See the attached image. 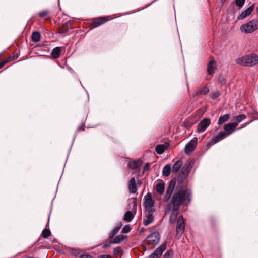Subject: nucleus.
<instances>
[{"mask_svg":"<svg viewBox=\"0 0 258 258\" xmlns=\"http://www.w3.org/2000/svg\"><path fill=\"white\" fill-rule=\"evenodd\" d=\"M48 222H49V221L48 222ZM48 223L47 224V226H46V227H47V226H48Z\"/></svg>","mask_w":258,"mask_h":258,"instance_id":"6e6d98bb","label":"nucleus"},{"mask_svg":"<svg viewBox=\"0 0 258 258\" xmlns=\"http://www.w3.org/2000/svg\"><path fill=\"white\" fill-rule=\"evenodd\" d=\"M210 124L211 119L210 118H205L203 119L197 125L196 132L199 133L205 131Z\"/></svg>","mask_w":258,"mask_h":258,"instance_id":"9d476101","label":"nucleus"},{"mask_svg":"<svg viewBox=\"0 0 258 258\" xmlns=\"http://www.w3.org/2000/svg\"><path fill=\"white\" fill-rule=\"evenodd\" d=\"M237 64L242 66L252 67L258 63V55L251 53L236 59Z\"/></svg>","mask_w":258,"mask_h":258,"instance_id":"f03ea898","label":"nucleus"},{"mask_svg":"<svg viewBox=\"0 0 258 258\" xmlns=\"http://www.w3.org/2000/svg\"><path fill=\"white\" fill-rule=\"evenodd\" d=\"M128 191L131 194H135L137 191V184L135 178H131L128 184Z\"/></svg>","mask_w":258,"mask_h":258,"instance_id":"6ab92c4d","label":"nucleus"},{"mask_svg":"<svg viewBox=\"0 0 258 258\" xmlns=\"http://www.w3.org/2000/svg\"><path fill=\"white\" fill-rule=\"evenodd\" d=\"M111 243H112V242H109V243H105L103 246V247L104 248H107L108 247L110 246V244Z\"/></svg>","mask_w":258,"mask_h":258,"instance_id":"49530a36","label":"nucleus"},{"mask_svg":"<svg viewBox=\"0 0 258 258\" xmlns=\"http://www.w3.org/2000/svg\"><path fill=\"white\" fill-rule=\"evenodd\" d=\"M61 53V47H56L52 49L51 55L53 59H57L59 57Z\"/></svg>","mask_w":258,"mask_h":258,"instance_id":"4be33fe9","label":"nucleus"},{"mask_svg":"<svg viewBox=\"0 0 258 258\" xmlns=\"http://www.w3.org/2000/svg\"><path fill=\"white\" fill-rule=\"evenodd\" d=\"M237 126V123L230 122L224 125L223 128L225 131V133L227 135V137L233 133L235 128Z\"/></svg>","mask_w":258,"mask_h":258,"instance_id":"2eb2a0df","label":"nucleus"},{"mask_svg":"<svg viewBox=\"0 0 258 258\" xmlns=\"http://www.w3.org/2000/svg\"><path fill=\"white\" fill-rule=\"evenodd\" d=\"M155 210L145 211V218L144 219L143 224L145 226L150 225L154 220V216L153 215Z\"/></svg>","mask_w":258,"mask_h":258,"instance_id":"4468645a","label":"nucleus"},{"mask_svg":"<svg viewBox=\"0 0 258 258\" xmlns=\"http://www.w3.org/2000/svg\"><path fill=\"white\" fill-rule=\"evenodd\" d=\"M28 258H34V257H29Z\"/></svg>","mask_w":258,"mask_h":258,"instance_id":"13d9d810","label":"nucleus"},{"mask_svg":"<svg viewBox=\"0 0 258 258\" xmlns=\"http://www.w3.org/2000/svg\"><path fill=\"white\" fill-rule=\"evenodd\" d=\"M71 21L69 20L63 24L61 27L58 28V33L59 34H64L69 31V24L71 23Z\"/></svg>","mask_w":258,"mask_h":258,"instance_id":"b1692460","label":"nucleus"},{"mask_svg":"<svg viewBox=\"0 0 258 258\" xmlns=\"http://www.w3.org/2000/svg\"><path fill=\"white\" fill-rule=\"evenodd\" d=\"M182 218L181 216V220L179 219L177 223L176 236L178 238L180 237L185 229V223Z\"/></svg>","mask_w":258,"mask_h":258,"instance_id":"ddd939ff","label":"nucleus"},{"mask_svg":"<svg viewBox=\"0 0 258 258\" xmlns=\"http://www.w3.org/2000/svg\"><path fill=\"white\" fill-rule=\"evenodd\" d=\"M171 172H172V168L170 164H166L163 169L162 175L165 177H168Z\"/></svg>","mask_w":258,"mask_h":258,"instance_id":"393cba45","label":"nucleus"},{"mask_svg":"<svg viewBox=\"0 0 258 258\" xmlns=\"http://www.w3.org/2000/svg\"><path fill=\"white\" fill-rule=\"evenodd\" d=\"M122 226V223L121 222H118L114 228L111 231L109 235V238H112L119 231V229Z\"/></svg>","mask_w":258,"mask_h":258,"instance_id":"5701e85b","label":"nucleus"},{"mask_svg":"<svg viewBox=\"0 0 258 258\" xmlns=\"http://www.w3.org/2000/svg\"><path fill=\"white\" fill-rule=\"evenodd\" d=\"M218 82L221 83L222 85L226 84V79L225 77L222 74H220L218 77Z\"/></svg>","mask_w":258,"mask_h":258,"instance_id":"c9c22d12","label":"nucleus"},{"mask_svg":"<svg viewBox=\"0 0 258 258\" xmlns=\"http://www.w3.org/2000/svg\"><path fill=\"white\" fill-rule=\"evenodd\" d=\"M126 236L123 235H119L112 239V243H119L122 241Z\"/></svg>","mask_w":258,"mask_h":258,"instance_id":"7c9ffc66","label":"nucleus"},{"mask_svg":"<svg viewBox=\"0 0 258 258\" xmlns=\"http://www.w3.org/2000/svg\"><path fill=\"white\" fill-rule=\"evenodd\" d=\"M184 126L187 129H189L191 127V124L188 121L184 122Z\"/></svg>","mask_w":258,"mask_h":258,"instance_id":"79ce46f5","label":"nucleus"},{"mask_svg":"<svg viewBox=\"0 0 258 258\" xmlns=\"http://www.w3.org/2000/svg\"><path fill=\"white\" fill-rule=\"evenodd\" d=\"M198 143V139L194 138L189 142H188L185 147L184 151L186 154H189L192 152L196 148Z\"/></svg>","mask_w":258,"mask_h":258,"instance_id":"f8f14e48","label":"nucleus"},{"mask_svg":"<svg viewBox=\"0 0 258 258\" xmlns=\"http://www.w3.org/2000/svg\"><path fill=\"white\" fill-rule=\"evenodd\" d=\"M0 64L2 67H3L6 63V62H5V60L2 61L0 62Z\"/></svg>","mask_w":258,"mask_h":258,"instance_id":"8fccbe9b","label":"nucleus"},{"mask_svg":"<svg viewBox=\"0 0 258 258\" xmlns=\"http://www.w3.org/2000/svg\"><path fill=\"white\" fill-rule=\"evenodd\" d=\"M51 235V231L49 229L45 228L43 230L41 235L44 238H47Z\"/></svg>","mask_w":258,"mask_h":258,"instance_id":"72a5a7b5","label":"nucleus"},{"mask_svg":"<svg viewBox=\"0 0 258 258\" xmlns=\"http://www.w3.org/2000/svg\"><path fill=\"white\" fill-rule=\"evenodd\" d=\"M166 241H164L160 246L155 249L154 252L149 255L150 258H160L162 253L166 248Z\"/></svg>","mask_w":258,"mask_h":258,"instance_id":"9b49d317","label":"nucleus"},{"mask_svg":"<svg viewBox=\"0 0 258 258\" xmlns=\"http://www.w3.org/2000/svg\"><path fill=\"white\" fill-rule=\"evenodd\" d=\"M248 117L251 118L253 120L258 119V112L256 110L252 109L248 112Z\"/></svg>","mask_w":258,"mask_h":258,"instance_id":"c85d7f7f","label":"nucleus"},{"mask_svg":"<svg viewBox=\"0 0 258 258\" xmlns=\"http://www.w3.org/2000/svg\"><path fill=\"white\" fill-rule=\"evenodd\" d=\"M99 258H108V255H100Z\"/></svg>","mask_w":258,"mask_h":258,"instance_id":"3c124183","label":"nucleus"},{"mask_svg":"<svg viewBox=\"0 0 258 258\" xmlns=\"http://www.w3.org/2000/svg\"><path fill=\"white\" fill-rule=\"evenodd\" d=\"M182 166V161L178 160L173 164L172 168V173L173 174H177Z\"/></svg>","mask_w":258,"mask_h":258,"instance_id":"412c9836","label":"nucleus"},{"mask_svg":"<svg viewBox=\"0 0 258 258\" xmlns=\"http://www.w3.org/2000/svg\"><path fill=\"white\" fill-rule=\"evenodd\" d=\"M18 56H19V55L17 53V54H14L13 56H12V58L13 60H14L17 59Z\"/></svg>","mask_w":258,"mask_h":258,"instance_id":"09e8293b","label":"nucleus"},{"mask_svg":"<svg viewBox=\"0 0 258 258\" xmlns=\"http://www.w3.org/2000/svg\"><path fill=\"white\" fill-rule=\"evenodd\" d=\"M131 229L130 228V225H125L121 230L122 233H128L130 231Z\"/></svg>","mask_w":258,"mask_h":258,"instance_id":"e433bc0d","label":"nucleus"},{"mask_svg":"<svg viewBox=\"0 0 258 258\" xmlns=\"http://www.w3.org/2000/svg\"><path fill=\"white\" fill-rule=\"evenodd\" d=\"M194 164V161L192 160H187L181 168V172L178 177H188L193 167Z\"/></svg>","mask_w":258,"mask_h":258,"instance_id":"423d86ee","label":"nucleus"},{"mask_svg":"<svg viewBox=\"0 0 258 258\" xmlns=\"http://www.w3.org/2000/svg\"><path fill=\"white\" fill-rule=\"evenodd\" d=\"M112 19V17L111 16H101L92 18L91 22L89 25V30L97 28Z\"/></svg>","mask_w":258,"mask_h":258,"instance_id":"20e7f679","label":"nucleus"},{"mask_svg":"<svg viewBox=\"0 0 258 258\" xmlns=\"http://www.w3.org/2000/svg\"><path fill=\"white\" fill-rule=\"evenodd\" d=\"M129 209L130 211H127L125 212L124 215V220L127 222H131L134 216V215L136 213L137 208V199L136 198L133 199L131 203L128 205Z\"/></svg>","mask_w":258,"mask_h":258,"instance_id":"7ed1b4c3","label":"nucleus"},{"mask_svg":"<svg viewBox=\"0 0 258 258\" xmlns=\"http://www.w3.org/2000/svg\"><path fill=\"white\" fill-rule=\"evenodd\" d=\"M3 54V52L0 53V57L2 56Z\"/></svg>","mask_w":258,"mask_h":258,"instance_id":"5fc2aeb1","label":"nucleus"},{"mask_svg":"<svg viewBox=\"0 0 258 258\" xmlns=\"http://www.w3.org/2000/svg\"><path fill=\"white\" fill-rule=\"evenodd\" d=\"M227 137L224 132H221L217 135H213L211 139V143L215 144Z\"/></svg>","mask_w":258,"mask_h":258,"instance_id":"dca6fc26","label":"nucleus"},{"mask_svg":"<svg viewBox=\"0 0 258 258\" xmlns=\"http://www.w3.org/2000/svg\"><path fill=\"white\" fill-rule=\"evenodd\" d=\"M171 211L172 212H171L170 216L169 217V222L171 224H173V223H175L176 220L177 215H178V211H173V210H171Z\"/></svg>","mask_w":258,"mask_h":258,"instance_id":"cd10ccee","label":"nucleus"},{"mask_svg":"<svg viewBox=\"0 0 258 258\" xmlns=\"http://www.w3.org/2000/svg\"><path fill=\"white\" fill-rule=\"evenodd\" d=\"M176 183V178H172L167 188L166 194L163 198V201L167 202L166 211H179L182 205L187 206L191 201L192 192L189 189H180L173 194Z\"/></svg>","mask_w":258,"mask_h":258,"instance_id":"f257e3e1","label":"nucleus"},{"mask_svg":"<svg viewBox=\"0 0 258 258\" xmlns=\"http://www.w3.org/2000/svg\"><path fill=\"white\" fill-rule=\"evenodd\" d=\"M85 130V126L84 124H82L81 125L78 127L77 129V132H79L80 131H84Z\"/></svg>","mask_w":258,"mask_h":258,"instance_id":"c03bdc74","label":"nucleus"},{"mask_svg":"<svg viewBox=\"0 0 258 258\" xmlns=\"http://www.w3.org/2000/svg\"><path fill=\"white\" fill-rule=\"evenodd\" d=\"M258 29V20L253 19L246 24L242 25L240 30L245 33H251Z\"/></svg>","mask_w":258,"mask_h":258,"instance_id":"39448f33","label":"nucleus"},{"mask_svg":"<svg viewBox=\"0 0 258 258\" xmlns=\"http://www.w3.org/2000/svg\"><path fill=\"white\" fill-rule=\"evenodd\" d=\"M143 163V159L140 158L137 160L132 159L127 162V167L132 170H138Z\"/></svg>","mask_w":258,"mask_h":258,"instance_id":"1a4fd4ad","label":"nucleus"},{"mask_svg":"<svg viewBox=\"0 0 258 258\" xmlns=\"http://www.w3.org/2000/svg\"><path fill=\"white\" fill-rule=\"evenodd\" d=\"M49 13V11L48 10H45L42 11L38 13V16L41 18H43L46 16Z\"/></svg>","mask_w":258,"mask_h":258,"instance_id":"4c0bfd02","label":"nucleus"},{"mask_svg":"<svg viewBox=\"0 0 258 258\" xmlns=\"http://www.w3.org/2000/svg\"><path fill=\"white\" fill-rule=\"evenodd\" d=\"M141 183H141V180H140V181H138V182H137V184H138V185H141Z\"/></svg>","mask_w":258,"mask_h":258,"instance_id":"864d4df0","label":"nucleus"},{"mask_svg":"<svg viewBox=\"0 0 258 258\" xmlns=\"http://www.w3.org/2000/svg\"><path fill=\"white\" fill-rule=\"evenodd\" d=\"M172 254V251L171 250H168L163 255V258H171Z\"/></svg>","mask_w":258,"mask_h":258,"instance_id":"ea45409f","label":"nucleus"},{"mask_svg":"<svg viewBox=\"0 0 258 258\" xmlns=\"http://www.w3.org/2000/svg\"><path fill=\"white\" fill-rule=\"evenodd\" d=\"M79 258H93V257L89 254H81Z\"/></svg>","mask_w":258,"mask_h":258,"instance_id":"a18cd8bd","label":"nucleus"},{"mask_svg":"<svg viewBox=\"0 0 258 258\" xmlns=\"http://www.w3.org/2000/svg\"><path fill=\"white\" fill-rule=\"evenodd\" d=\"M144 206L145 211L155 210L154 208V201L152 199L150 193H148L144 198Z\"/></svg>","mask_w":258,"mask_h":258,"instance_id":"0eeeda50","label":"nucleus"},{"mask_svg":"<svg viewBox=\"0 0 258 258\" xmlns=\"http://www.w3.org/2000/svg\"><path fill=\"white\" fill-rule=\"evenodd\" d=\"M245 0H235V5L241 8L245 3Z\"/></svg>","mask_w":258,"mask_h":258,"instance_id":"58836bf2","label":"nucleus"},{"mask_svg":"<svg viewBox=\"0 0 258 258\" xmlns=\"http://www.w3.org/2000/svg\"><path fill=\"white\" fill-rule=\"evenodd\" d=\"M216 70V62L214 60L210 61L207 64V71L209 75H213Z\"/></svg>","mask_w":258,"mask_h":258,"instance_id":"f3484780","label":"nucleus"},{"mask_svg":"<svg viewBox=\"0 0 258 258\" xmlns=\"http://www.w3.org/2000/svg\"><path fill=\"white\" fill-rule=\"evenodd\" d=\"M150 166H151L150 163H146L145 164V165H144V166L143 167V168L142 170V171H141V173L140 174V175L143 176L145 174V172L148 171L149 170Z\"/></svg>","mask_w":258,"mask_h":258,"instance_id":"f704fd0d","label":"nucleus"},{"mask_svg":"<svg viewBox=\"0 0 258 258\" xmlns=\"http://www.w3.org/2000/svg\"><path fill=\"white\" fill-rule=\"evenodd\" d=\"M209 92V89L207 86L199 87L195 90L193 96H197L200 95H206Z\"/></svg>","mask_w":258,"mask_h":258,"instance_id":"a211bd4d","label":"nucleus"},{"mask_svg":"<svg viewBox=\"0 0 258 258\" xmlns=\"http://www.w3.org/2000/svg\"><path fill=\"white\" fill-rule=\"evenodd\" d=\"M254 6L253 5L250 6L247 9H246L245 10L243 11L238 16V19L241 20L245 18H246L247 16L250 15L253 10Z\"/></svg>","mask_w":258,"mask_h":258,"instance_id":"aec40b11","label":"nucleus"},{"mask_svg":"<svg viewBox=\"0 0 258 258\" xmlns=\"http://www.w3.org/2000/svg\"><path fill=\"white\" fill-rule=\"evenodd\" d=\"M156 189L157 192L160 195H162L164 193L165 190V186L164 183H158L156 185Z\"/></svg>","mask_w":258,"mask_h":258,"instance_id":"c756f323","label":"nucleus"},{"mask_svg":"<svg viewBox=\"0 0 258 258\" xmlns=\"http://www.w3.org/2000/svg\"><path fill=\"white\" fill-rule=\"evenodd\" d=\"M178 179H179L178 181L180 183H182L184 181V178H178Z\"/></svg>","mask_w":258,"mask_h":258,"instance_id":"603ef678","label":"nucleus"},{"mask_svg":"<svg viewBox=\"0 0 258 258\" xmlns=\"http://www.w3.org/2000/svg\"><path fill=\"white\" fill-rule=\"evenodd\" d=\"M230 118V114H226L222 116H221L218 120V124L220 125L225 123V122L227 121Z\"/></svg>","mask_w":258,"mask_h":258,"instance_id":"a878e982","label":"nucleus"},{"mask_svg":"<svg viewBox=\"0 0 258 258\" xmlns=\"http://www.w3.org/2000/svg\"><path fill=\"white\" fill-rule=\"evenodd\" d=\"M147 243L148 245H156L158 244L160 239V235L157 231L152 233L147 238Z\"/></svg>","mask_w":258,"mask_h":258,"instance_id":"6e6552de","label":"nucleus"},{"mask_svg":"<svg viewBox=\"0 0 258 258\" xmlns=\"http://www.w3.org/2000/svg\"><path fill=\"white\" fill-rule=\"evenodd\" d=\"M5 62H6V63L11 61H13V59L12 58V56H10L7 59H6V60H5Z\"/></svg>","mask_w":258,"mask_h":258,"instance_id":"de8ad7c7","label":"nucleus"},{"mask_svg":"<svg viewBox=\"0 0 258 258\" xmlns=\"http://www.w3.org/2000/svg\"><path fill=\"white\" fill-rule=\"evenodd\" d=\"M165 150V146L163 144H160L155 147V151L158 154H161L164 153Z\"/></svg>","mask_w":258,"mask_h":258,"instance_id":"2f4dec72","label":"nucleus"},{"mask_svg":"<svg viewBox=\"0 0 258 258\" xmlns=\"http://www.w3.org/2000/svg\"><path fill=\"white\" fill-rule=\"evenodd\" d=\"M246 118V116L245 114H240L237 116H235L234 118V120H235L234 123H237V125H238V123L240 122L242 120L245 119Z\"/></svg>","mask_w":258,"mask_h":258,"instance_id":"473e14b6","label":"nucleus"},{"mask_svg":"<svg viewBox=\"0 0 258 258\" xmlns=\"http://www.w3.org/2000/svg\"><path fill=\"white\" fill-rule=\"evenodd\" d=\"M220 96V93L219 91H216L212 93V98L214 100L217 99L219 96Z\"/></svg>","mask_w":258,"mask_h":258,"instance_id":"a19ab883","label":"nucleus"},{"mask_svg":"<svg viewBox=\"0 0 258 258\" xmlns=\"http://www.w3.org/2000/svg\"><path fill=\"white\" fill-rule=\"evenodd\" d=\"M149 258H150V257L149 256Z\"/></svg>","mask_w":258,"mask_h":258,"instance_id":"bf43d9fd","label":"nucleus"},{"mask_svg":"<svg viewBox=\"0 0 258 258\" xmlns=\"http://www.w3.org/2000/svg\"><path fill=\"white\" fill-rule=\"evenodd\" d=\"M122 251V249L120 247H117L114 249V254H117L118 253Z\"/></svg>","mask_w":258,"mask_h":258,"instance_id":"37998d69","label":"nucleus"},{"mask_svg":"<svg viewBox=\"0 0 258 258\" xmlns=\"http://www.w3.org/2000/svg\"><path fill=\"white\" fill-rule=\"evenodd\" d=\"M248 123H249V122H247V123H246L245 124H248Z\"/></svg>","mask_w":258,"mask_h":258,"instance_id":"4d7b16f0","label":"nucleus"},{"mask_svg":"<svg viewBox=\"0 0 258 258\" xmlns=\"http://www.w3.org/2000/svg\"><path fill=\"white\" fill-rule=\"evenodd\" d=\"M41 35L39 32H33L31 35V39L33 42H38L40 40Z\"/></svg>","mask_w":258,"mask_h":258,"instance_id":"bb28decb","label":"nucleus"}]
</instances>
